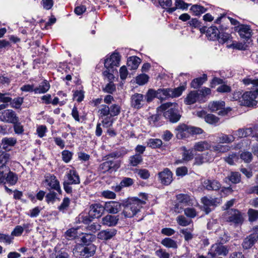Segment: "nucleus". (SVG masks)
Listing matches in <instances>:
<instances>
[{
  "label": "nucleus",
  "instance_id": "8fccbe9b",
  "mask_svg": "<svg viewBox=\"0 0 258 258\" xmlns=\"http://www.w3.org/2000/svg\"><path fill=\"white\" fill-rule=\"evenodd\" d=\"M78 236L77 230L75 228H71L65 233V236L68 240H72Z\"/></svg>",
  "mask_w": 258,
  "mask_h": 258
},
{
  "label": "nucleus",
  "instance_id": "2f4dec72",
  "mask_svg": "<svg viewBox=\"0 0 258 258\" xmlns=\"http://www.w3.org/2000/svg\"><path fill=\"white\" fill-rule=\"evenodd\" d=\"M189 5V4L185 3L182 0H176L175 7L168 9L167 11L169 13H171L178 8L181 9H187Z\"/></svg>",
  "mask_w": 258,
  "mask_h": 258
},
{
  "label": "nucleus",
  "instance_id": "6e6552de",
  "mask_svg": "<svg viewBox=\"0 0 258 258\" xmlns=\"http://www.w3.org/2000/svg\"><path fill=\"white\" fill-rule=\"evenodd\" d=\"M105 211L104 206L99 203L93 204L90 205L89 215L91 217L100 218Z\"/></svg>",
  "mask_w": 258,
  "mask_h": 258
},
{
  "label": "nucleus",
  "instance_id": "79ce46f5",
  "mask_svg": "<svg viewBox=\"0 0 258 258\" xmlns=\"http://www.w3.org/2000/svg\"><path fill=\"white\" fill-rule=\"evenodd\" d=\"M17 143V140L14 138H5L2 140V145L4 149L8 146H13Z\"/></svg>",
  "mask_w": 258,
  "mask_h": 258
},
{
  "label": "nucleus",
  "instance_id": "f704fd0d",
  "mask_svg": "<svg viewBox=\"0 0 258 258\" xmlns=\"http://www.w3.org/2000/svg\"><path fill=\"white\" fill-rule=\"evenodd\" d=\"M176 197L178 203H180L183 207L190 205V197L188 195L179 194Z\"/></svg>",
  "mask_w": 258,
  "mask_h": 258
},
{
  "label": "nucleus",
  "instance_id": "13d9d810",
  "mask_svg": "<svg viewBox=\"0 0 258 258\" xmlns=\"http://www.w3.org/2000/svg\"><path fill=\"white\" fill-rule=\"evenodd\" d=\"M216 91L219 93H229L231 91V87L224 83L222 85L219 86Z\"/></svg>",
  "mask_w": 258,
  "mask_h": 258
},
{
  "label": "nucleus",
  "instance_id": "7c9ffc66",
  "mask_svg": "<svg viewBox=\"0 0 258 258\" xmlns=\"http://www.w3.org/2000/svg\"><path fill=\"white\" fill-rule=\"evenodd\" d=\"M50 88V85L46 80H44L43 82L38 87L34 89V92L35 93H45Z\"/></svg>",
  "mask_w": 258,
  "mask_h": 258
},
{
  "label": "nucleus",
  "instance_id": "c85d7f7f",
  "mask_svg": "<svg viewBox=\"0 0 258 258\" xmlns=\"http://www.w3.org/2000/svg\"><path fill=\"white\" fill-rule=\"evenodd\" d=\"M224 160L228 164L233 165L238 162L239 155L236 153H231L227 156L225 157Z\"/></svg>",
  "mask_w": 258,
  "mask_h": 258
},
{
  "label": "nucleus",
  "instance_id": "4c0bfd02",
  "mask_svg": "<svg viewBox=\"0 0 258 258\" xmlns=\"http://www.w3.org/2000/svg\"><path fill=\"white\" fill-rule=\"evenodd\" d=\"M143 161V158L140 154H135L130 157L129 163L133 166H136Z\"/></svg>",
  "mask_w": 258,
  "mask_h": 258
},
{
  "label": "nucleus",
  "instance_id": "bf43d9fd",
  "mask_svg": "<svg viewBox=\"0 0 258 258\" xmlns=\"http://www.w3.org/2000/svg\"><path fill=\"white\" fill-rule=\"evenodd\" d=\"M116 90V87L112 81H110L103 88L105 92L112 94Z\"/></svg>",
  "mask_w": 258,
  "mask_h": 258
},
{
  "label": "nucleus",
  "instance_id": "6ab92c4d",
  "mask_svg": "<svg viewBox=\"0 0 258 258\" xmlns=\"http://www.w3.org/2000/svg\"><path fill=\"white\" fill-rule=\"evenodd\" d=\"M212 158L211 156V152L206 153L198 154L195 159L194 164L201 165L202 164L210 162Z\"/></svg>",
  "mask_w": 258,
  "mask_h": 258
},
{
  "label": "nucleus",
  "instance_id": "ddd939ff",
  "mask_svg": "<svg viewBox=\"0 0 258 258\" xmlns=\"http://www.w3.org/2000/svg\"><path fill=\"white\" fill-rule=\"evenodd\" d=\"M258 240V233L253 232L249 235L243 240L242 244L244 249H249Z\"/></svg>",
  "mask_w": 258,
  "mask_h": 258
},
{
  "label": "nucleus",
  "instance_id": "69168bd1",
  "mask_svg": "<svg viewBox=\"0 0 258 258\" xmlns=\"http://www.w3.org/2000/svg\"><path fill=\"white\" fill-rule=\"evenodd\" d=\"M141 62V59L136 56H132L128 58L127 64H139Z\"/></svg>",
  "mask_w": 258,
  "mask_h": 258
},
{
  "label": "nucleus",
  "instance_id": "603ef678",
  "mask_svg": "<svg viewBox=\"0 0 258 258\" xmlns=\"http://www.w3.org/2000/svg\"><path fill=\"white\" fill-rule=\"evenodd\" d=\"M205 120L210 124H214L218 122L219 118L213 114H208L205 116Z\"/></svg>",
  "mask_w": 258,
  "mask_h": 258
},
{
  "label": "nucleus",
  "instance_id": "052dcab7",
  "mask_svg": "<svg viewBox=\"0 0 258 258\" xmlns=\"http://www.w3.org/2000/svg\"><path fill=\"white\" fill-rule=\"evenodd\" d=\"M149 77L147 75H139L136 78V82L140 85H143L148 81Z\"/></svg>",
  "mask_w": 258,
  "mask_h": 258
},
{
  "label": "nucleus",
  "instance_id": "f3484780",
  "mask_svg": "<svg viewBox=\"0 0 258 258\" xmlns=\"http://www.w3.org/2000/svg\"><path fill=\"white\" fill-rule=\"evenodd\" d=\"M200 95L197 90L191 91L184 99V102L187 105H191L196 102H201Z\"/></svg>",
  "mask_w": 258,
  "mask_h": 258
},
{
  "label": "nucleus",
  "instance_id": "f257e3e1",
  "mask_svg": "<svg viewBox=\"0 0 258 258\" xmlns=\"http://www.w3.org/2000/svg\"><path fill=\"white\" fill-rule=\"evenodd\" d=\"M245 85H252L253 91L246 92L242 96L241 104L248 107H253L256 105L257 102L255 100L258 96V79H252L246 78L242 80Z\"/></svg>",
  "mask_w": 258,
  "mask_h": 258
},
{
  "label": "nucleus",
  "instance_id": "c9c22d12",
  "mask_svg": "<svg viewBox=\"0 0 258 258\" xmlns=\"http://www.w3.org/2000/svg\"><path fill=\"white\" fill-rule=\"evenodd\" d=\"M157 98L161 100L170 97L169 88L159 89L157 90Z\"/></svg>",
  "mask_w": 258,
  "mask_h": 258
},
{
  "label": "nucleus",
  "instance_id": "4468645a",
  "mask_svg": "<svg viewBox=\"0 0 258 258\" xmlns=\"http://www.w3.org/2000/svg\"><path fill=\"white\" fill-rule=\"evenodd\" d=\"M236 30L242 38L248 39L251 36V30L248 25H239L236 27Z\"/></svg>",
  "mask_w": 258,
  "mask_h": 258
},
{
  "label": "nucleus",
  "instance_id": "9d476101",
  "mask_svg": "<svg viewBox=\"0 0 258 258\" xmlns=\"http://www.w3.org/2000/svg\"><path fill=\"white\" fill-rule=\"evenodd\" d=\"M44 181L47 183V185L49 186V190L54 189L59 194L61 193V190L60 187L59 182L54 175H49L46 176Z\"/></svg>",
  "mask_w": 258,
  "mask_h": 258
},
{
  "label": "nucleus",
  "instance_id": "9b49d317",
  "mask_svg": "<svg viewBox=\"0 0 258 258\" xmlns=\"http://www.w3.org/2000/svg\"><path fill=\"white\" fill-rule=\"evenodd\" d=\"M230 216L227 219V221L233 223L235 225H241L243 222V218L241 213L237 210L232 209Z\"/></svg>",
  "mask_w": 258,
  "mask_h": 258
},
{
  "label": "nucleus",
  "instance_id": "dca6fc26",
  "mask_svg": "<svg viewBox=\"0 0 258 258\" xmlns=\"http://www.w3.org/2000/svg\"><path fill=\"white\" fill-rule=\"evenodd\" d=\"M120 166L118 163L114 162L112 161H107L99 166V170L103 173H105L110 170L113 169L114 170L118 169Z\"/></svg>",
  "mask_w": 258,
  "mask_h": 258
},
{
  "label": "nucleus",
  "instance_id": "1a4fd4ad",
  "mask_svg": "<svg viewBox=\"0 0 258 258\" xmlns=\"http://www.w3.org/2000/svg\"><path fill=\"white\" fill-rule=\"evenodd\" d=\"M76 250H79L80 255L89 257L93 256L96 250V247L93 244H88L86 246H83L80 245L76 246Z\"/></svg>",
  "mask_w": 258,
  "mask_h": 258
},
{
  "label": "nucleus",
  "instance_id": "0eeeda50",
  "mask_svg": "<svg viewBox=\"0 0 258 258\" xmlns=\"http://www.w3.org/2000/svg\"><path fill=\"white\" fill-rule=\"evenodd\" d=\"M208 107L212 112L219 110L218 114L220 115H225L228 112L224 108L225 102L223 101H216L210 102L208 105Z\"/></svg>",
  "mask_w": 258,
  "mask_h": 258
},
{
  "label": "nucleus",
  "instance_id": "4be33fe9",
  "mask_svg": "<svg viewBox=\"0 0 258 258\" xmlns=\"http://www.w3.org/2000/svg\"><path fill=\"white\" fill-rule=\"evenodd\" d=\"M10 160V154L3 153L0 154V171L5 172L9 171V168L7 165Z\"/></svg>",
  "mask_w": 258,
  "mask_h": 258
},
{
  "label": "nucleus",
  "instance_id": "a211bd4d",
  "mask_svg": "<svg viewBox=\"0 0 258 258\" xmlns=\"http://www.w3.org/2000/svg\"><path fill=\"white\" fill-rule=\"evenodd\" d=\"M189 127L185 124L178 125L175 128V134L177 139H182L187 137Z\"/></svg>",
  "mask_w": 258,
  "mask_h": 258
},
{
  "label": "nucleus",
  "instance_id": "37998d69",
  "mask_svg": "<svg viewBox=\"0 0 258 258\" xmlns=\"http://www.w3.org/2000/svg\"><path fill=\"white\" fill-rule=\"evenodd\" d=\"M70 204V199L68 197H66L63 199L60 205L58 206V209L59 210V211L64 213L68 210Z\"/></svg>",
  "mask_w": 258,
  "mask_h": 258
},
{
  "label": "nucleus",
  "instance_id": "3c124183",
  "mask_svg": "<svg viewBox=\"0 0 258 258\" xmlns=\"http://www.w3.org/2000/svg\"><path fill=\"white\" fill-rule=\"evenodd\" d=\"M247 214L249 221L253 222L258 219V210L249 209Z\"/></svg>",
  "mask_w": 258,
  "mask_h": 258
},
{
  "label": "nucleus",
  "instance_id": "393cba45",
  "mask_svg": "<svg viewBox=\"0 0 258 258\" xmlns=\"http://www.w3.org/2000/svg\"><path fill=\"white\" fill-rule=\"evenodd\" d=\"M211 147L210 142L207 141H203L197 142L194 146L193 149L196 151L203 152L209 150Z\"/></svg>",
  "mask_w": 258,
  "mask_h": 258
},
{
  "label": "nucleus",
  "instance_id": "20e7f679",
  "mask_svg": "<svg viewBox=\"0 0 258 258\" xmlns=\"http://www.w3.org/2000/svg\"><path fill=\"white\" fill-rule=\"evenodd\" d=\"M227 247L222 244L216 243L213 244L208 252L210 258H222L228 253Z\"/></svg>",
  "mask_w": 258,
  "mask_h": 258
},
{
  "label": "nucleus",
  "instance_id": "412c9836",
  "mask_svg": "<svg viewBox=\"0 0 258 258\" xmlns=\"http://www.w3.org/2000/svg\"><path fill=\"white\" fill-rule=\"evenodd\" d=\"M204 187L209 190H219L221 186L220 183L216 180L207 179L204 181Z\"/></svg>",
  "mask_w": 258,
  "mask_h": 258
},
{
  "label": "nucleus",
  "instance_id": "72a5a7b5",
  "mask_svg": "<svg viewBox=\"0 0 258 258\" xmlns=\"http://www.w3.org/2000/svg\"><path fill=\"white\" fill-rule=\"evenodd\" d=\"M182 159L185 161L192 160L194 158L193 149L187 150L185 147H181Z\"/></svg>",
  "mask_w": 258,
  "mask_h": 258
},
{
  "label": "nucleus",
  "instance_id": "e2e57ef3",
  "mask_svg": "<svg viewBox=\"0 0 258 258\" xmlns=\"http://www.w3.org/2000/svg\"><path fill=\"white\" fill-rule=\"evenodd\" d=\"M10 102L12 107L19 108L23 102V98L22 97H18L15 98Z\"/></svg>",
  "mask_w": 258,
  "mask_h": 258
},
{
  "label": "nucleus",
  "instance_id": "f03ea898",
  "mask_svg": "<svg viewBox=\"0 0 258 258\" xmlns=\"http://www.w3.org/2000/svg\"><path fill=\"white\" fill-rule=\"evenodd\" d=\"M161 110L165 111L164 116L172 122H177L181 117L179 106L176 102H167L160 106Z\"/></svg>",
  "mask_w": 258,
  "mask_h": 258
},
{
  "label": "nucleus",
  "instance_id": "0e129e2a",
  "mask_svg": "<svg viewBox=\"0 0 258 258\" xmlns=\"http://www.w3.org/2000/svg\"><path fill=\"white\" fill-rule=\"evenodd\" d=\"M252 158V154L249 152H244L240 154V158L246 163L250 162Z\"/></svg>",
  "mask_w": 258,
  "mask_h": 258
},
{
  "label": "nucleus",
  "instance_id": "cd10ccee",
  "mask_svg": "<svg viewBox=\"0 0 258 258\" xmlns=\"http://www.w3.org/2000/svg\"><path fill=\"white\" fill-rule=\"evenodd\" d=\"M207 80L206 74H203L202 77L194 79L191 82L190 86L192 88L197 89L202 85Z\"/></svg>",
  "mask_w": 258,
  "mask_h": 258
},
{
  "label": "nucleus",
  "instance_id": "c03bdc74",
  "mask_svg": "<svg viewBox=\"0 0 258 258\" xmlns=\"http://www.w3.org/2000/svg\"><path fill=\"white\" fill-rule=\"evenodd\" d=\"M155 98H157V90L155 91L152 89H149L145 96L146 102H151Z\"/></svg>",
  "mask_w": 258,
  "mask_h": 258
},
{
  "label": "nucleus",
  "instance_id": "774afa93",
  "mask_svg": "<svg viewBox=\"0 0 258 258\" xmlns=\"http://www.w3.org/2000/svg\"><path fill=\"white\" fill-rule=\"evenodd\" d=\"M156 254L160 258H170L169 254L163 249L157 250Z\"/></svg>",
  "mask_w": 258,
  "mask_h": 258
},
{
  "label": "nucleus",
  "instance_id": "6e6d98bb",
  "mask_svg": "<svg viewBox=\"0 0 258 258\" xmlns=\"http://www.w3.org/2000/svg\"><path fill=\"white\" fill-rule=\"evenodd\" d=\"M230 38V35L227 33L219 32L217 39L220 43H224L227 42Z\"/></svg>",
  "mask_w": 258,
  "mask_h": 258
},
{
  "label": "nucleus",
  "instance_id": "a18cd8bd",
  "mask_svg": "<svg viewBox=\"0 0 258 258\" xmlns=\"http://www.w3.org/2000/svg\"><path fill=\"white\" fill-rule=\"evenodd\" d=\"M6 180L11 185H15L18 180V177L15 173L9 171Z\"/></svg>",
  "mask_w": 258,
  "mask_h": 258
},
{
  "label": "nucleus",
  "instance_id": "680f3d73",
  "mask_svg": "<svg viewBox=\"0 0 258 258\" xmlns=\"http://www.w3.org/2000/svg\"><path fill=\"white\" fill-rule=\"evenodd\" d=\"M138 175L144 179H147L149 178L150 174L149 171L146 169H140L137 170Z\"/></svg>",
  "mask_w": 258,
  "mask_h": 258
},
{
  "label": "nucleus",
  "instance_id": "aec40b11",
  "mask_svg": "<svg viewBox=\"0 0 258 258\" xmlns=\"http://www.w3.org/2000/svg\"><path fill=\"white\" fill-rule=\"evenodd\" d=\"M116 234L115 229H108L99 232L97 234L98 238L101 240H108L112 238Z\"/></svg>",
  "mask_w": 258,
  "mask_h": 258
},
{
  "label": "nucleus",
  "instance_id": "39448f33",
  "mask_svg": "<svg viewBox=\"0 0 258 258\" xmlns=\"http://www.w3.org/2000/svg\"><path fill=\"white\" fill-rule=\"evenodd\" d=\"M0 120L7 123L15 124L18 122L19 118L14 111L11 109H7L0 112Z\"/></svg>",
  "mask_w": 258,
  "mask_h": 258
},
{
  "label": "nucleus",
  "instance_id": "ea45409f",
  "mask_svg": "<svg viewBox=\"0 0 258 258\" xmlns=\"http://www.w3.org/2000/svg\"><path fill=\"white\" fill-rule=\"evenodd\" d=\"M190 10L195 15L200 16L205 13L207 11V9L202 6L195 5L191 6Z\"/></svg>",
  "mask_w": 258,
  "mask_h": 258
},
{
  "label": "nucleus",
  "instance_id": "473e14b6",
  "mask_svg": "<svg viewBox=\"0 0 258 258\" xmlns=\"http://www.w3.org/2000/svg\"><path fill=\"white\" fill-rule=\"evenodd\" d=\"M185 88V85L180 86L174 89L169 88L170 97L175 98L180 96Z\"/></svg>",
  "mask_w": 258,
  "mask_h": 258
},
{
  "label": "nucleus",
  "instance_id": "de8ad7c7",
  "mask_svg": "<svg viewBox=\"0 0 258 258\" xmlns=\"http://www.w3.org/2000/svg\"><path fill=\"white\" fill-rule=\"evenodd\" d=\"M200 95V99L202 102H204V98L211 93V90L209 88L204 87L202 89L197 90Z\"/></svg>",
  "mask_w": 258,
  "mask_h": 258
},
{
  "label": "nucleus",
  "instance_id": "09e8293b",
  "mask_svg": "<svg viewBox=\"0 0 258 258\" xmlns=\"http://www.w3.org/2000/svg\"><path fill=\"white\" fill-rule=\"evenodd\" d=\"M98 112L99 113V117L102 118L104 117L108 116L110 113L109 107L106 105H102L101 108L98 110Z\"/></svg>",
  "mask_w": 258,
  "mask_h": 258
},
{
  "label": "nucleus",
  "instance_id": "bb28decb",
  "mask_svg": "<svg viewBox=\"0 0 258 258\" xmlns=\"http://www.w3.org/2000/svg\"><path fill=\"white\" fill-rule=\"evenodd\" d=\"M68 180L67 182L70 184H79L80 182V178L75 170H70L67 175Z\"/></svg>",
  "mask_w": 258,
  "mask_h": 258
},
{
  "label": "nucleus",
  "instance_id": "7ed1b4c3",
  "mask_svg": "<svg viewBox=\"0 0 258 258\" xmlns=\"http://www.w3.org/2000/svg\"><path fill=\"white\" fill-rule=\"evenodd\" d=\"M145 204V202L138 198L128 199L123 204L124 209L122 213L125 217L131 218L135 215Z\"/></svg>",
  "mask_w": 258,
  "mask_h": 258
},
{
  "label": "nucleus",
  "instance_id": "49530a36",
  "mask_svg": "<svg viewBox=\"0 0 258 258\" xmlns=\"http://www.w3.org/2000/svg\"><path fill=\"white\" fill-rule=\"evenodd\" d=\"M235 139V137L232 135H227L223 134L219 137V140L221 143H231L233 142Z\"/></svg>",
  "mask_w": 258,
  "mask_h": 258
},
{
  "label": "nucleus",
  "instance_id": "864d4df0",
  "mask_svg": "<svg viewBox=\"0 0 258 258\" xmlns=\"http://www.w3.org/2000/svg\"><path fill=\"white\" fill-rule=\"evenodd\" d=\"M148 145L153 148H159L162 145V141L158 139H151L149 140Z\"/></svg>",
  "mask_w": 258,
  "mask_h": 258
},
{
  "label": "nucleus",
  "instance_id": "338daca9",
  "mask_svg": "<svg viewBox=\"0 0 258 258\" xmlns=\"http://www.w3.org/2000/svg\"><path fill=\"white\" fill-rule=\"evenodd\" d=\"M188 133L192 135H200L203 133L204 131L200 127L195 126H188Z\"/></svg>",
  "mask_w": 258,
  "mask_h": 258
},
{
  "label": "nucleus",
  "instance_id": "2eb2a0df",
  "mask_svg": "<svg viewBox=\"0 0 258 258\" xmlns=\"http://www.w3.org/2000/svg\"><path fill=\"white\" fill-rule=\"evenodd\" d=\"M104 207L105 210L112 214H116L121 210V204L115 201L106 202Z\"/></svg>",
  "mask_w": 258,
  "mask_h": 258
},
{
  "label": "nucleus",
  "instance_id": "a19ab883",
  "mask_svg": "<svg viewBox=\"0 0 258 258\" xmlns=\"http://www.w3.org/2000/svg\"><path fill=\"white\" fill-rule=\"evenodd\" d=\"M161 244L168 248H176L177 244L175 241L170 238H165L161 241Z\"/></svg>",
  "mask_w": 258,
  "mask_h": 258
},
{
  "label": "nucleus",
  "instance_id": "423d86ee",
  "mask_svg": "<svg viewBox=\"0 0 258 258\" xmlns=\"http://www.w3.org/2000/svg\"><path fill=\"white\" fill-rule=\"evenodd\" d=\"M146 103L145 96L140 93H135L131 97V105L135 109H139L143 107Z\"/></svg>",
  "mask_w": 258,
  "mask_h": 258
},
{
  "label": "nucleus",
  "instance_id": "f8f14e48",
  "mask_svg": "<svg viewBox=\"0 0 258 258\" xmlns=\"http://www.w3.org/2000/svg\"><path fill=\"white\" fill-rule=\"evenodd\" d=\"M161 182L164 185H169L172 182V173L168 168H165L162 172L158 173Z\"/></svg>",
  "mask_w": 258,
  "mask_h": 258
},
{
  "label": "nucleus",
  "instance_id": "b1692460",
  "mask_svg": "<svg viewBox=\"0 0 258 258\" xmlns=\"http://www.w3.org/2000/svg\"><path fill=\"white\" fill-rule=\"evenodd\" d=\"M116 74H117V71L114 68V66H108L103 72V76L107 78L109 82L113 81L114 75Z\"/></svg>",
  "mask_w": 258,
  "mask_h": 258
},
{
  "label": "nucleus",
  "instance_id": "5701e85b",
  "mask_svg": "<svg viewBox=\"0 0 258 258\" xmlns=\"http://www.w3.org/2000/svg\"><path fill=\"white\" fill-rule=\"evenodd\" d=\"M118 220V216L107 215L102 219V223L105 225L113 226L116 225Z\"/></svg>",
  "mask_w": 258,
  "mask_h": 258
},
{
  "label": "nucleus",
  "instance_id": "5fc2aeb1",
  "mask_svg": "<svg viewBox=\"0 0 258 258\" xmlns=\"http://www.w3.org/2000/svg\"><path fill=\"white\" fill-rule=\"evenodd\" d=\"M110 110V117L115 116L118 115L120 112V108L117 104H113L109 107Z\"/></svg>",
  "mask_w": 258,
  "mask_h": 258
},
{
  "label": "nucleus",
  "instance_id": "e433bc0d",
  "mask_svg": "<svg viewBox=\"0 0 258 258\" xmlns=\"http://www.w3.org/2000/svg\"><path fill=\"white\" fill-rule=\"evenodd\" d=\"M220 200L217 198H208L204 197L202 199V203L206 206H217L219 203Z\"/></svg>",
  "mask_w": 258,
  "mask_h": 258
},
{
  "label": "nucleus",
  "instance_id": "58836bf2",
  "mask_svg": "<svg viewBox=\"0 0 258 258\" xmlns=\"http://www.w3.org/2000/svg\"><path fill=\"white\" fill-rule=\"evenodd\" d=\"M213 150L216 153H224L230 150V148L227 145L217 144L212 147Z\"/></svg>",
  "mask_w": 258,
  "mask_h": 258
},
{
  "label": "nucleus",
  "instance_id": "a878e982",
  "mask_svg": "<svg viewBox=\"0 0 258 258\" xmlns=\"http://www.w3.org/2000/svg\"><path fill=\"white\" fill-rule=\"evenodd\" d=\"M120 61V55L119 54L115 51L109 57H107L104 60V64H119Z\"/></svg>",
  "mask_w": 258,
  "mask_h": 258
},
{
  "label": "nucleus",
  "instance_id": "4d7b16f0",
  "mask_svg": "<svg viewBox=\"0 0 258 258\" xmlns=\"http://www.w3.org/2000/svg\"><path fill=\"white\" fill-rule=\"evenodd\" d=\"M229 179L234 183H237L240 181V174L237 172H231L229 177Z\"/></svg>",
  "mask_w": 258,
  "mask_h": 258
},
{
  "label": "nucleus",
  "instance_id": "c756f323",
  "mask_svg": "<svg viewBox=\"0 0 258 258\" xmlns=\"http://www.w3.org/2000/svg\"><path fill=\"white\" fill-rule=\"evenodd\" d=\"M219 32H220L216 26H211L207 29L206 35L210 40H215L217 39Z\"/></svg>",
  "mask_w": 258,
  "mask_h": 258
}]
</instances>
